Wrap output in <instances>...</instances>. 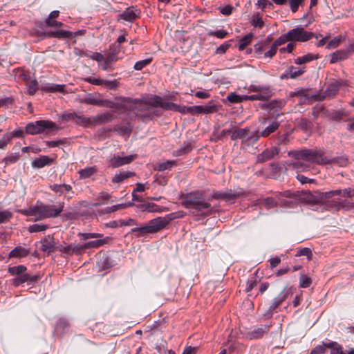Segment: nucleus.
Instances as JSON below:
<instances>
[{
    "label": "nucleus",
    "mask_w": 354,
    "mask_h": 354,
    "mask_svg": "<svg viewBox=\"0 0 354 354\" xmlns=\"http://www.w3.org/2000/svg\"><path fill=\"white\" fill-rule=\"evenodd\" d=\"M288 156L292 157L295 161L290 164V166L297 172L308 171L310 165H337L340 167L346 166L348 159L344 156L328 158L324 156V151L321 149H304L298 151L288 152Z\"/></svg>",
    "instance_id": "obj_1"
},
{
    "label": "nucleus",
    "mask_w": 354,
    "mask_h": 354,
    "mask_svg": "<svg viewBox=\"0 0 354 354\" xmlns=\"http://www.w3.org/2000/svg\"><path fill=\"white\" fill-rule=\"evenodd\" d=\"M64 203L59 202L57 205H45L41 201H37L35 205L27 209H20L19 212L26 216H35V221L46 218L58 216L63 211Z\"/></svg>",
    "instance_id": "obj_2"
},
{
    "label": "nucleus",
    "mask_w": 354,
    "mask_h": 354,
    "mask_svg": "<svg viewBox=\"0 0 354 354\" xmlns=\"http://www.w3.org/2000/svg\"><path fill=\"white\" fill-rule=\"evenodd\" d=\"M183 216V214L178 212L171 213L163 217H157L150 220L145 226L131 229V232H140V234H154L165 228L171 221Z\"/></svg>",
    "instance_id": "obj_3"
},
{
    "label": "nucleus",
    "mask_w": 354,
    "mask_h": 354,
    "mask_svg": "<svg viewBox=\"0 0 354 354\" xmlns=\"http://www.w3.org/2000/svg\"><path fill=\"white\" fill-rule=\"evenodd\" d=\"M58 129L57 124L50 120H38L30 122L26 127V131L28 134L35 135L46 133L54 134Z\"/></svg>",
    "instance_id": "obj_4"
},
{
    "label": "nucleus",
    "mask_w": 354,
    "mask_h": 354,
    "mask_svg": "<svg viewBox=\"0 0 354 354\" xmlns=\"http://www.w3.org/2000/svg\"><path fill=\"white\" fill-rule=\"evenodd\" d=\"M78 236H81L83 240H87L89 239L97 238V239L91 241L84 243V248H95L104 245L107 243L109 237L102 238L103 235L99 233H79Z\"/></svg>",
    "instance_id": "obj_5"
},
{
    "label": "nucleus",
    "mask_w": 354,
    "mask_h": 354,
    "mask_svg": "<svg viewBox=\"0 0 354 354\" xmlns=\"http://www.w3.org/2000/svg\"><path fill=\"white\" fill-rule=\"evenodd\" d=\"M231 139L233 140L241 139L243 142H250L253 144L259 140L258 131L250 133L249 129L247 128L239 129L234 127Z\"/></svg>",
    "instance_id": "obj_6"
},
{
    "label": "nucleus",
    "mask_w": 354,
    "mask_h": 354,
    "mask_svg": "<svg viewBox=\"0 0 354 354\" xmlns=\"http://www.w3.org/2000/svg\"><path fill=\"white\" fill-rule=\"evenodd\" d=\"M288 39L290 41L304 42L310 39L313 36V32H308L301 26H297L287 32Z\"/></svg>",
    "instance_id": "obj_7"
},
{
    "label": "nucleus",
    "mask_w": 354,
    "mask_h": 354,
    "mask_svg": "<svg viewBox=\"0 0 354 354\" xmlns=\"http://www.w3.org/2000/svg\"><path fill=\"white\" fill-rule=\"evenodd\" d=\"M301 199L306 203L312 205L326 203L324 192L319 191L303 192ZM326 205H328L326 204Z\"/></svg>",
    "instance_id": "obj_8"
},
{
    "label": "nucleus",
    "mask_w": 354,
    "mask_h": 354,
    "mask_svg": "<svg viewBox=\"0 0 354 354\" xmlns=\"http://www.w3.org/2000/svg\"><path fill=\"white\" fill-rule=\"evenodd\" d=\"M131 102L130 99L126 97L116 98L115 101L101 100L100 106L115 109L116 110L127 109V104Z\"/></svg>",
    "instance_id": "obj_9"
},
{
    "label": "nucleus",
    "mask_w": 354,
    "mask_h": 354,
    "mask_svg": "<svg viewBox=\"0 0 354 354\" xmlns=\"http://www.w3.org/2000/svg\"><path fill=\"white\" fill-rule=\"evenodd\" d=\"M243 194L242 191H236V190H226L225 192H214L212 196L211 199H223L226 202H232L234 201L236 198L239 197Z\"/></svg>",
    "instance_id": "obj_10"
},
{
    "label": "nucleus",
    "mask_w": 354,
    "mask_h": 354,
    "mask_svg": "<svg viewBox=\"0 0 354 354\" xmlns=\"http://www.w3.org/2000/svg\"><path fill=\"white\" fill-rule=\"evenodd\" d=\"M141 11L136 6H130L126 8L120 15L119 18L129 22H133L139 18Z\"/></svg>",
    "instance_id": "obj_11"
},
{
    "label": "nucleus",
    "mask_w": 354,
    "mask_h": 354,
    "mask_svg": "<svg viewBox=\"0 0 354 354\" xmlns=\"http://www.w3.org/2000/svg\"><path fill=\"white\" fill-rule=\"evenodd\" d=\"M279 152V149L278 147H272L271 148L265 149L261 153H259L257 157V160L259 162H266L275 157Z\"/></svg>",
    "instance_id": "obj_12"
},
{
    "label": "nucleus",
    "mask_w": 354,
    "mask_h": 354,
    "mask_svg": "<svg viewBox=\"0 0 354 354\" xmlns=\"http://www.w3.org/2000/svg\"><path fill=\"white\" fill-rule=\"evenodd\" d=\"M147 104H149L153 107L160 106L166 110L171 109L175 106L174 104L173 103L164 101L159 96H154L153 97L149 98L147 100Z\"/></svg>",
    "instance_id": "obj_13"
},
{
    "label": "nucleus",
    "mask_w": 354,
    "mask_h": 354,
    "mask_svg": "<svg viewBox=\"0 0 354 354\" xmlns=\"http://www.w3.org/2000/svg\"><path fill=\"white\" fill-rule=\"evenodd\" d=\"M289 294V290L283 289L273 300L270 304L268 311L270 313L277 312L278 307L284 301Z\"/></svg>",
    "instance_id": "obj_14"
},
{
    "label": "nucleus",
    "mask_w": 354,
    "mask_h": 354,
    "mask_svg": "<svg viewBox=\"0 0 354 354\" xmlns=\"http://www.w3.org/2000/svg\"><path fill=\"white\" fill-rule=\"evenodd\" d=\"M69 118L75 121L77 124L84 127L93 126V117L87 118L84 115H78L75 113H71Z\"/></svg>",
    "instance_id": "obj_15"
},
{
    "label": "nucleus",
    "mask_w": 354,
    "mask_h": 354,
    "mask_svg": "<svg viewBox=\"0 0 354 354\" xmlns=\"http://www.w3.org/2000/svg\"><path fill=\"white\" fill-rule=\"evenodd\" d=\"M134 158L135 156L133 155L126 156L123 157L115 156L110 159L109 162L112 167L115 168L130 163L134 160Z\"/></svg>",
    "instance_id": "obj_16"
},
{
    "label": "nucleus",
    "mask_w": 354,
    "mask_h": 354,
    "mask_svg": "<svg viewBox=\"0 0 354 354\" xmlns=\"http://www.w3.org/2000/svg\"><path fill=\"white\" fill-rule=\"evenodd\" d=\"M143 212H158L161 213L168 211V208L162 206H159L153 203H146L138 206Z\"/></svg>",
    "instance_id": "obj_17"
},
{
    "label": "nucleus",
    "mask_w": 354,
    "mask_h": 354,
    "mask_svg": "<svg viewBox=\"0 0 354 354\" xmlns=\"http://www.w3.org/2000/svg\"><path fill=\"white\" fill-rule=\"evenodd\" d=\"M201 194L189 193L182 196V205L185 208L193 207Z\"/></svg>",
    "instance_id": "obj_18"
},
{
    "label": "nucleus",
    "mask_w": 354,
    "mask_h": 354,
    "mask_svg": "<svg viewBox=\"0 0 354 354\" xmlns=\"http://www.w3.org/2000/svg\"><path fill=\"white\" fill-rule=\"evenodd\" d=\"M341 86V82L339 81H335L330 84L328 85L326 90L325 91V95H318L315 97L316 100H322L324 98L327 97H333L334 96L337 91L339 90V86Z\"/></svg>",
    "instance_id": "obj_19"
},
{
    "label": "nucleus",
    "mask_w": 354,
    "mask_h": 354,
    "mask_svg": "<svg viewBox=\"0 0 354 354\" xmlns=\"http://www.w3.org/2000/svg\"><path fill=\"white\" fill-rule=\"evenodd\" d=\"M248 90L250 92H255L261 95H265L266 97H270L271 96V91L268 86L264 85H257L252 84L249 86Z\"/></svg>",
    "instance_id": "obj_20"
},
{
    "label": "nucleus",
    "mask_w": 354,
    "mask_h": 354,
    "mask_svg": "<svg viewBox=\"0 0 354 354\" xmlns=\"http://www.w3.org/2000/svg\"><path fill=\"white\" fill-rule=\"evenodd\" d=\"M49 187L53 192H54L55 194H57L59 196H61L64 192H71L72 194H73V192L72 191V187L70 185L53 184L50 185Z\"/></svg>",
    "instance_id": "obj_21"
},
{
    "label": "nucleus",
    "mask_w": 354,
    "mask_h": 354,
    "mask_svg": "<svg viewBox=\"0 0 354 354\" xmlns=\"http://www.w3.org/2000/svg\"><path fill=\"white\" fill-rule=\"evenodd\" d=\"M41 250L43 252L50 253L55 250V242L53 237L48 235L41 241Z\"/></svg>",
    "instance_id": "obj_22"
},
{
    "label": "nucleus",
    "mask_w": 354,
    "mask_h": 354,
    "mask_svg": "<svg viewBox=\"0 0 354 354\" xmlns=\"http://www.w3.org/2000/svg\"><path fill=\"white\" fill-rule=\"evenodd\" d=\"M279 127V122L277 120H273L260 133L258 132L259 138L260 137L266 138L271 133H274Z\"/></svg>",
    "instance_id": "obj_23"
},
{
    "label": "nucleus",
    "mask_w": 354,
    "mask_h": 354,
    "mask_svg": "<svg viewBox=\"0 0 354 354\" xmlns=\"http://www.w3.org/2000/svg\"><path fill=\"white\" fill-rule=\"evenodd\" d=\"M350 55L348 48L345 50H337L331 55L330 62L331 64L336 63L337 62L344 60L347 59Z\"/></svg>",
    "instance_id": "obj_24"
},
{
    "label": "nucleus",
    "mask_w": 354,
    "mask_h": 354,
    "mask_svg": "<svg viewBox=\"0 0 354 354\" xmlns=\"http://www.w3.org/2000/svg\"><path fill=\"white\" fill-rule=\"evenodd\" d=\"M37 279V276H31L27 273H23L22 274L19 275L12 279V284L15 286H19V285L26 281H35Z\"/></svg>",
    "instance_id": "obj_25"
},
{
    "label": "nucleus",
    "mask_w": 354,
    "mask_h": 354,
    "mask_svg": "<svg viewBox=\"0 0 354 354\" xmlns=\"http://www.w3.org/2000/svg\"><path fill=\"white\" fill-rule=\"evenodd\" d=\"M268 330L269 326L264 325L257 328H255L252 331L250 332L248 335L250 339H259L261 338L265 333H268Z\"/></svg>",
    "instance_id": "obj_26"
},
{
    "label": "nucleus",
    "mask_w": 354,
    "mask_h": 354,
    "mask_svg": "<svg viewBox=\"0 0 354 354\" xmlns=\"http://www.w3.org/2000/svg\"><path fill=\"white\" fill-rule=\"evenodd\" d=\"M93 119V126H96L111 122L113 119V115L109 113H104L94 116Z\"/></svg>",
    "instance_id": "obj_27"
},
{
    "label": "nucleus",
    "mask_w": 354,
    "mask_h": 354,
    "mask_svg": "<svg viewBox=\"0 0 354 354\" xmlns=\"http://www.w3.org/2000/svg\"><path fill=\"white\" fill-rule=\"evenodd\" d=\"M29 252L30 251L28 249L21 246H17L10 252L9 257L23 258L26 257Z\"/></svg>",
    "instance_id": "obj_28"
},
{
    "label": "nucleus",
    "mask_w": 354,
    "mask_h": 354,
    "mask_svg": "<svg viewBox=\"0 0 354 354\" xmlns=\"http://www.w3.org/2000/svg\"><path fill=\"white\" fill-rule=\"evenodd\" d=\"M52 159H50L48 156H43L35 159L32 162V166L36 168H42L46 165H50Z\"/></svg>",
    "instance_id": "obj_29"
},
{
    "label": "nucleus",
    "mask_w": 354,
    "mask_h": 354,
    "mask_svg": "<svg viewBox=\"0 0 354 354\" xmlns=\"http://www.w3.org/2000/svg\"><path fill=\"white\" fill-rule=\"evenodd\" d=\"M22 79L26 82V86L28 88V93L30 95H33L35 93L38 88V83L37 81L34 79L32 80H28L27 79V76L25 74L21 75Z\"/></svg>",
    "instance_id": "obj_30"
},
{
    "label": "nucleus",
    "mask_w": 354,
    "mask_h": 354,
    "mask_svg": "<svg viewBox=\"0 0 354 354\" xmlns=\"http://www.w3.org/2000/svg\"><path fill=\"white\" fill-rule=\"evenodd\" d=\"M304 68H301L299 69H297L294 66H290L288 68L287 73L284 74L281 76V78H296L300 75H301L304 73Z\"/></svg>",
    "instance_id": "obj_31"
},
{
    "label": "nucleus",
    "mask_w": 354,
    "mask_h": 354,
    "mask_svg": "<svg viewBox=\"0 0 354 354\" xmlns=\"http://www.w3.org/2000/svg\"><path fill=\"white\" fill-rule=\"evenodd\" d=\"M286 104L284 100H275L270 102L266 104L267 109L270 111H278L282 109Z\"/></svg>",
    "instance_id": "obj_32"
},
{
    "label": "nucleus",
    "mask_w": 354,
    "mask_h": 354,
    "mask_svg": "<svg viewBox=\"0 0 354 354\" xmlns=\"http://www.w3.org/2000/svg\"><path fill=\"white\" fill-rule=\"evenodd\" d=\"M318 56L317 55H313L311 53H308L304 56L299 57L295 60V63L298 65H301L308 62H310L313 60L317 59Z\"/></svg>",
    "instance_id": "obj_33"
},
{
    "label": "nucleus",
    "mask_w": 354,
    "mask_h": 354,
    "mask_svg": "<svg viewBox=\"0 0 354 354\" xmlns=\"http://www.w3.org/2000/svg\"><path fill=\"white\" fill-rule=\"evenodd\" d=\"M49 35L53 37H57L59 39H67L71 38L73 37V32L64 30H59L56 31H53L49 33Z\"/></svg>",
    "instance_id": "obj_34"
},
{
    "label": "nucleus",
    "mask_w": 354,
    "mask_h": 354,
    "mask_svg": "<svg viewBox=\"0 0 354 354\" xmlns=\"http://www.w3.org/2000/svg\"><path fill=\"white\" fill-rule=\"evenodd\" d=\"M192 208L197 211H202L203 209H210L211 205L209 203L205 202L202 195H201Z\"/></svg>",
    "instance_id": "obj_35"
},
{
    "label": "nucleus",
    "mask_w": 354,
    "mask_h": 354,
    "mask_svg": "<svg viewBox=\"0 0 354 354\" xmlns=\"http://www.w3.org/2000/svg\"><path fill=\"white\" fill-rule=\"evenodd\" d=\"M192 148H193V146L191 142H184L183 147L180 149L176 150L173 152V156H183V155L186 154V153H189V151H191Z\"/></svg>",
    "instance_id": "obj_36"
},
{
    "label": "nucleus",
    "mask_w": 354,
    "mask_h": 354,
    "mask_svg": "<svg viewBox=\"0 0 354 354\" xmlns=\"http://www.w3.org/2000/svg\"><path fill=\"white\" fill-rule=\"evenodd\" d=\"M97 169L95 167H88L78 171L80 179H85L95 174Z\"/></svg>",
    "instance_id": "obj_37"
},
{
    "label": "nucleus",
    "mask_w": 354,
    "mask_h": 354,
    "mask_svg": "<svg viewBox=\"0 0 354 354\" xmlns=\"http://www.w3.org/2000/svg\"><path fill=\"white\" fill-rule=\"evenodd\" d=\"M328 348H330V354H344L342 346L336 342H330L326 344Z\"/></svg>",
    "instance_id": "obj_38"
},
{
    "label": "nucleus",
    "mask_w": 354,
    "mask_h": 354,
    "mask_svg": "<svg viewBox=\"0 0 354 354\" xmlns=\"http://www.w3.org/2000/svg\"><path fill=\"white\" fill-rule=\"evenodd\" d=\"M85 81H86L92 84H94V85H102L103 84H105L108 85L109 86H110L111 88L114 87L115 85L114 82L104 81L101 79L93 78L91 77H86L85 79Z\"/></svg>",
    "instance_id": "obj_39"
},
{
    "label": "nucleus",
    "mask_w": 354,
    "mask_h": 354,
    "mask_svg": "<svg viewBox=\"0 0 354 354\" xmlns=\"http://www.w3.org/2000/svg\"><path fill=\"white\" fill-rule=\"evenodd\" d=\"M134 175V173L126 171H120L118 174H116L112 179V182L113 183H120L123 181L124 179L128 178Z\"/></svg>",
    "instance_id": "obj_40"
},
{
    "label": "nucleus",
    "mask_w": 354,
    "mask_h": 354,
    "mask_svg": "<svg viewBox=\"0 0 354 354\" xmlns=\"http://www.w3.org/2000/svg\"><path fill=\"white\" fill-rule=\"evenodd\" d=\"M176 165V160H167L163 162H160L158 164L155 169L159 171H163L165 170H169L171 169L172 167L175 166Z\"/></svg>",
    "instance_id": "obj_41"
},
{
    "label": "nucleus",
    "mask_w": 354,
    "mask_h": 354,
    "mask_svg": "<svg viewBox=\"0 0 354 354\" xmlns=\"http://www.w3.org/2000/svg\"><path fill=\"white\" fill-rule=\"evenodd\" d=\"M81 102L90 104V105H96L100 106L101 105V100L97 98L96 97L89 94L86 96L84 99L82 100Z\"/></svg>",
    "instance_id": "obj_42"
},
{
    "label": "nucleus",
    "mask_w": 354,
    "mask_h": 354,
    "mask_svg": "<svg viewBox=\"0 0 354 354\" xmlns=\"http://www.w3.org/2000/svg\"><path fill=\"white\" fill-rule=\"evenodd\" d=\"M26 267L22 265L17 266L10 267L8 268V272L12 275H21L26 270Z\"/></svg>",
    "instance_id": "obj_43"
},
{
    "label": "nucleus",
    "mask_w": 354,
    "mask_h": 354,
    "mask_svg": "<svg viewBox=\"0 0 354 354\" xmlns=\"http://www.w3.org/2000/svg\"><path fill=\"white\" fill-rule=\"evenodd\" d=\"M41 89L46 92H64V85L52 84L50 86H43Z\"/></svg>",
    "instance_id": "obj_44"
},
{
    "label": "nucleus",
    "mask_w": 354,
    "mask_h": 354,
    "mask_svg": "<svg viewBox=\"0 0 354 354\" xmlns=\"http://www.w3.org/2000/svg\"><path fill=\"white\" fill-rule=\"evenodd\" d=\"M48 228V225L44 224H32L28 227V232L30 233H35V232H43L45 231L46 229Z\"/></svg>",
    "instance_id": "obj_45"
},
{
    "label": "nucleus",
    "mask_w": 354,
    "mask_h": 354,
    "mask_svg": "<svg viewBox=\"0 0 354 354\" xmlns=\"http://www.w3.org/2000/svg\"><path fill=\"white\" fill-rule=\"evenodd\" d=\"M288 3L289 4L290 10L292 12H296L299 6H302L304 3L305 0H288Z\"/></svg>",
    "instance_id": "obj_46"
},
{
    "label": "nucleus",
    "mask_w": 354,
    "mask_h": 354,
    "mask_svg": "<svg viewBox=\"0 0 354 354\" xmlns=\"http://www.w3.org/2000/svg\"><path fill=\"white\" fill-rule=\"evenodd\" d=\"M252 38L251 33L246 35L239 41V49L243 50L250 43Z\"/></svg>",
    "instance_id": "obj_47"
},
{
    "label": "nucleus",
    "mask_w": 354,
    "mask_h": 354,
    "mask_svg": "<svg viewBox=\"0 0 354 354\" xmlns=\"http://www.w3.org/2000/svg\"><path fill=\"white\" fill-rule=\"evenodd\" d=\"M296 257L306 256L308 260L312 259V251L309 248H299L295 254Z\"/></svg>",
    "instance_id": "obj_48"
},
{
    "label": "nucleus",
    "mask_w": 354,
    "mask_h": 354,
    "mask_svg": "<svg viewBox=\"0 0 354 354\" xmlns=\"http://www.w3.org/2000/svg\"><path fill=\"white\" fill-rule=\"evenodd\" d=\"M312 283L311 279L305 274H301L299 277V287L306 288Z\"/></svg>",
    "instance_id": "obj_49"
},
{
    "label": "nucleus",
    "mask_w": 354,
    "mask_h": 354,
    "mask_svg": "<svg viewBox=\"0 0 354 354\" xmlns=\"http://www.w3.org/2000/svg\"><path fill=\"white\" fill-rule=\"evenodd\" d=\"M343 189H336V190H330L328 192H324V196L326 198V201L327 202L329 199L333 198L335 196H339L343 197Z\"/></svg>",
    "instance_id": "obj_50"
},
{
    "label": "nucleus",
    "mask_w": 354,
    "mask_h": 354,
    "mask_svg": "<svg viewBox=\"0 0 354 354\" xmlns=\"http://www.w3.org/2000/svg\"><path fill=\"white\" fill-rule=\"evenodd\" d=\"M272 39L270 37L266 38L263 42H259L254 46V50L256 53H261L266 49V46L271 42Z\"/></svg>",
    "instance_id": "obj_51"
},
{
    "label": "nucleus",
    "mask_w": 354,
    "mask_h": 354,
    "mask_svg": "<svg viewBox=\"0 0 354 354\" xmlns=\"http://www.w3.org/2000/svg\"><path fill=\"white\" fill-rule=\"evenodd\" d=\"M152 61L151 58H147L143 60L136 62L133 68L136 71H140L147 65H149Z\"/></svg>",
    "instance_id": "obj_52"
},
{
    "label": "nucleus",
    "mask_w": 354,
    "mask_h": 354,
    "mask_svg": "<svg viewBox=\"0 0 354 354\" xmlns=\"http://www.w3.org/2000/svg\"><path fill=\"white\" fill-rule=\"evenodd\" d=\"M217 107L216 106L212 103V102H209L208 104L205 106H203V110L202 113L207 114V113H212L217 111Z\"/></svg>",
    "instance_id": "obj_53"
},
{
    "label": "nucleus",
    "mask_w": 354,
    "mask_h": 354,
    "mask_svg": "<svg viewBox=\"0 0 354 354\" xmlns=\"http://www.w3.org/2000/svg\"><path fill=\"white\" fill-rule=\"evenodd\" d=\"M12 217V213L8 210L0 211V223L8 222Z\"/></svg>",
    "instance_id": "obj_54"
},
{
    "label": "nucleus",
    "mask_w": 354,
    "mask_h": 354,
    "mask_svg": "<svg viewBox=\"0 0 354 354\" xmlns=\"http://www.w3.org/2000/svg\"><path fill=\"white\" fill-rule=\"evenodd\" d=\"M227 99L228 100V101L232 103H239L244 100L243 96H240L235 93H230L227 95Z\"/></svg>",
    "instance_id": "obj_55"
},
{
    "label": "nucleus",
    "mask_w": 354,
    "mask_h": 354,
    "mask_svg": "<svg viewBox=\"0 0 354 354\" xmlns=\"http://www.w3.org/2000/svg\"><path fill=\"white\" fill-rule=\"evenodd\" d=\"M243 99L244 100H266L268 97L257 93L251 95H243Z\"/></svg>",
    "instance_id": "obj_56"
},
{
    "label": "nucleus",
    "mask_w": 354,
    "mask_h": 354,
    "mask_svg": "<svg viewBox=\"0 0 354 354\" xmlns=\"http://www.w3.org/2000/svg\"><path fill=\"white\" fill-rule=\"evenodd\" d=\"M287 32L286 34L282 35L281 37H279L278 39H277L274 42L273 45L274 47L277 48L278 46L285 44L286 41H289L290 39H288Z\"/></svg>",
    "instance_id": "obj_57"
},
{
    "label": "nucleus",
    "mask_w": 354,
    "mask_h": 354,
    "mask_svg": "<svg viewBox=\"0 0 354 354\" xmlns=\"http://www.w3.org/2000/svg\"><path fill=\"white\" fill-rule=\"evenodd\" d=\"M209 35L214 36L218 38H225L227 35V32L223 29L217 30L216 31H211L209 32Z\"/></svg>",
    "instance_id": "obj_58"
},
{
    "label": "nucleus",
    "mask_w": 354,
    "mask_h": 354,
    "mask_svg": "<svg viewBox=\"0 0 354 354\" xmlns=\"http://www.w3.org/2000/svg\"><path fill=\"white\" fill-rule=\"evenodd\" d=\"M7 136H9V139L11 141V140L13 138H23L24 135V132L21 129H17L15 130L12 132L6 133Z\"/></svg>",
    "instance_id": "obj_59"
},
{
    "label": "nucleus",
    "mask_w": 354,
    "mask_h": 354,
    "mask_svg": "<svg viewBox=\"0 0 354 354\" xmlns=\"http://www.w3.org/2000/svg\"><path fill=\"white\" fill-rule=\"evenodd\" d=\"M326 343H324L322 345H318L315 346L310 352V354H323L326 351V348H327L326 346Z\"/></svg>",
    "instance_id": "obj_60"
},
{
    "label": "nucleus",
    "mask_w": 354,
    "mask_h": 354,
    "mask_svg": "<svg viewBox=\"0 0 354 354\" xmlns=\"http://www.w3.org/2000/svg\"><path fill=\"white\" fill-rule=\"evenodd\" d=\"M203 106L196 105L189 106L187 108V112L191 114H200L202 113Z\"/></svg>",
    "instance_id": "obj_61"
},
{
    "label": "nucleus",
    "mask_w": 354,
    "mask_h": 354,
    "mask_svg": "<svg viewBox=\"0 0 354 354\" xmlns=\"http://www.w3.org/2000/svg\"><path fill=\"white\" fill-rule=\"evenodd\" d=\"M338 208H342L344 209H350L352 208H354V203L349 202L346 200L342 201L339 203H338Z\"/></svg>",
    "instance_id": "obj_62"
},
{
    "label": "nucleus",
    "mask_w": 354,
    "mask_h": 354,
    "mask_svg": "<svg viewBox=\"0 0 354 354\" xmlns=\"http://www.w3.org/2000/svg\"><path fill=\"white\" fill-rule=\"evenodd\" d=\"M341 41H342V38L341 37H335L334 39H333L332 40H330L328 42V44H327L326 48H328V49H330V48H335L339 46V45L341 43Z\"/></svg>",
    "instance_id": "obj_63"
},
{
    "label": "nucleus",
    "mask_w": 354,
    "mask_h": 354,
    "mask_svg": "<svg viewBox=\"0 0 354 354\" xmlns=\"http://www.w3.org/2000/svg\"><path fill=\"white\" fill-rule=\"evenodd\" d=\"M233 7L230 5H226L219 7L220 12L224 15H230L232 13Z\"/></svg>",
    "instance_id": "obj_64"
}]
</instances>
